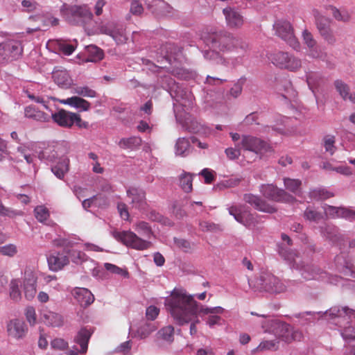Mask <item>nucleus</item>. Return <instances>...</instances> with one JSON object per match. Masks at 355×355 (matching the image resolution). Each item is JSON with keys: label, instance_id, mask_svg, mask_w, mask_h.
I'll return each instance as SVG.
<instances>
[{"label": "nucleus", "instance_id": "obj_21", "mask_svg": "<svg viewBox=\"0 0 355 355\" xmlns=\"http://www.w3.org/2000/svg\"><path fill=\"white\" fill-rule=\"evenodd\" d=\"M27 331L24 322L19 319L10 320L7 324V331L10 336L17 339L22 338Z\"/></svg>", "mask_w": 355, "mask_h": 355}, {"label": "nucleus", "instance_id": "obj_12", "mask_svg": "<svg viewBox=\"0 0 355 355\" xmlns=\"http://www.w3.org/2000/svg\"><path fill=\"white\" fill-rule=\"evenodd\" d=\"M237 146H241V148L253 152L257 155L267 153L271 149L270 144L267 141L250 135H242L241 144Z\"/></svg>", "mask_w": 355, "mask_h": 355}, {"label": "nucleus", "instance_id": "obj_22", "mask_svg": "<svg viewBox=\"0 0 355 355\" xmlns=\"http://www.w3.org/2000/svg\"><path fill=\"white\" fill-rule=\"evenodd\" d=\"M75 116L76 113L68 112L63 109L51 114L53 122L62 128H71L73 125V118Z\"/></svg>", "mask_w": 355, "mask_h": 355}, {"label": "nucleus", "instance_id": "obj_6", "mask_svg": "<svg viewBox=\"0 0 355 355\" xmlns=\"http://www.w3.org/2000/svg\"><path fill=\"white\" fill-rule=\"evenodd\" d=\"M279 252L285 259L294 263V266H296V269L305 280L317 279L324 277L325 272L318 266L309 264L300 265L295 259V257H297L295 252H287L286 250L282 248H280Z\"/></svg>", "mask_w": 355, "mask_h": 355}, {"label": "nucleus", "instance_id": "obj_18", "mask_svg": "<svg viewBox=\"0 0 355 355\" xmlns=\"http://www.w3.org/2000/svg\"><path fill=\"white\" fill-rule=\"evenodd\" d=\"M243 200L245 202L250 204L254 209L259 211L273 214L277 211V209L263 200L261 197L252 193H245L243 196Z\"/></svg>", "mask_w": 355, "mask_h": 355}, {"label": "nucleus", "instance_id": "obj_9", "mask_svg": "<svg viewBox=\"0 0 355 355\" xmlns=\"http://www.w3.org/2000/svg\"><path fill=\"white\" fill-rule=\"evenodd\" d=\"M261 195L272 201L277 202H293L295 198L286 192L284 189H279L273 184H263L259 187Z\"/></svg>", "mask_w": 355, "mask_h": 355}, {"label": "nucleus", "instance_id": "obj_57", "mask_svg": "<svg viewBox=\"0 0 355 355\" xmlns=\"http://www.w3.org/2000/svg\"><path fill=\"white\" fill-rule=\"evenodd\" d=\"M53 77L55 80V82L58 85L66 86V85H69V78H68V74L67 72H64V71L55 72L53 74Z\"/></svg>", "mask_w": 355, "mask_h": 355}, {"label": "nucleus", "instance_id": "obj_63", "mask_svg": "<svg viewBox=\"0 0 355 355\" xmlns=\"http://www.w3.org/2000/svg\"><path fill=\"white\" fill-rule=\"evenodd\" d=\"M175 244L179 248L182 249L184 252H189L191 249V245L189 241L184 239H178L175 237L173 239Z\"/></svg>", "mask_w": 355, "mask_h": 355}, {"label": "nucleus", "instance_id": "obj_50", "mask_svg": "<svg viewBox=\"0 0 355 355\" xmlns=\"http://www.w3.org/2000/svg\"><path fill=\"white\" fill-rule=\"evenodd\" d=\"M286 65V67H285V69L291 71H296L301 68L302 62L298 58L290 54Z\"/></svg>", "mask_w": 355, "mask_h": 355}, {"label": "nucleus", "instance_id": "obj_53", "mask_svg": "<svg viewBox=\"0 0 355 355\" xmlns=\"http://www.w3.org/2000/svg\"><path fill=\"white\" fill-rule=\"evenodd\" d=\"M203 55L205 59L218 63L222 62L223 58L218 50L209 48L207 50L203 51Z\"/></svg>", "mask_w": 355, "mask_h": 355}, {"label": "nucleus", "instance_id": "obj_51", "mask_svg": "<svg viewBox=\"0 0 355 355\" xmlns=\"http://www.w3.org/2000/svg\"><path fill=\"white\" fill-rule=\"evenodd\" d=\"M156 330V327L151 323H146L141 326L138 331V336L141 339H145L150 336L151 333Z\"/></svg>", "mask_w": 355, "mask_h": 355}, {"label": "nucleus", "instance_id": "obj_24", "mask_svg": "<svg viewBox=\"0 0 355 355\" xmlns=\"http://www.w3.org/2000/svg\"><path fill=\"white\" fill-rule=\"evenodd\" d=\"M72 294L76 301L83 307H87L93 303L94 300V295L92 292L85 288H75Z\"/></svg>", "mask_w": 355, "mask_h": 355}, {"label": "nucleus", "instance_id": "obj_3", "mask_svg": "<svg viewBox=\"0 0 355 355\" xmlns=\"http://www.w3.org/2000/svg\"><path fill=\"white\" fill-rule=\"evenodd\" d=\"M157 84L166 90L177 103L188 109L192 107L193 96L191 92L179 83H175L169 75L158 78Z\"/></svg>", "mask_w": 355, "mask_h": 355}, {"label": "nucleus", "instance_id": "obj_34", "mask_svg": "<svg viewBox=\"0 0 355 355\" xmlns=\"http://www.w3.org/2000/svg\"><path fill=\"white\" fill-rule=\"evenodd\" d=\"M44 322L49 326L60 327L63 325L62 317L52 311H46L43 313Z\"/></svg>", "mask_w": 355, "mask_h": 355}, {"label": "nucleus", "instance_id": "obj_37", "mask_svg": "<svg viewBox=\"0 0 355 355\" xmlns=\"http://www.w3.org/2000/svg\"><path fill=\"white\" fill-rule=\"evenodd\" d=\"M321 315V312L305 311L295 314V317L298 319V323L302 325H306L314 322L317 319L316 315Z\"/></svg>", "mask_w": 355, "mask_h": 355}, {"label": "nucleus", "instance_id": "obj_26", "mask_svg": "<svg viewBox=\"0 0 355 355\" xmlns=\"http://www.w3.org/2000/svg\"><path fill=\"white\" fill-rule=\"evenodd\" d=\"M47 261L50 270L53 271H58L61 270L69 262V258L67 255L60 254L59 252L53 253L48 257Z\"/></svg>", "mask_w": 355, "mask_h": 355}, {"label": "nucleus", "instance_id": "obj_4", "mask_svg": "<svg viewBox=\"0 0 355 355\" xmlns=\"http://www.w3.org/2000/svg\"><path fill=\"white\" fill-rule=\"evenodd\" d=\"M258 291L280 293L286 291V286L269 271H261L250 284Z\"/></svg>", "mask_w": 355, "mask_h": 355}, {"label": "nucleus", "instance_id": "obj_2", "mask_svg": "<svg viewBox=\"0 0 355 355\" xmlns=\"http://www.w3.org/2000/svg\"><path fill=\"white\" fill-rule=\"evenodd\" d=\"M205 43L208 48L218 50L220 53L234 49H240L241 52H245L248 46L246 42L226 31L209 34L205 38Z\"/></svg>", "mask_w": 355, "mask_h": 355}, {"label": "nucleus", "instance_id": "obj_14", "mask_svg": "<svg viewBox=\"0 0 355 355\" xmlns=\"http://www.w3.org/2000/svg\"><path fill=\"white\" fill-rule=\"evenodd\" d=\"M229 214L243 225L249 227L254 224L255 220L250 208L243 204L234 205L228 207Z\"/></svg>", "mask_w": 355, "mask_h": 355}, {"label": "nucleus", "instance_id": "obj_27", "mask_svg": "<svg viewBox=\"0 0 355 355\" xmlns=\"http://www.w3.org/2000/svg\"><path fill=\"white\" fill-rule=\"evenodd\" d=\"M164 49L166 55L164 58L169 64H173L176 61H180L182 58V48L175 44H166Z\"/></svg>", "mask_w": 355, "mask_h": 355}, {"label": "nucleus", "instance_id": "obj_47", "mask_svg": "<svg viewBox=\"0 0 355 355\" xmlns=\"http://www.w3.org/2000/svg\"><path fill=\"white\" fill-rule=\"evenodd\" d=\"M24 215V212L21 210L14 209L10 207H5L1 201L0 200V216H7L10 218H15L17 216H21Z\"/></svg>", "mask_w": 355, "mask_h": 355}, {"label": "nucleus", "instance_id": "obj_58", "mask_svg": "<svg viewBox=\"0 0 355 355\" xmlns=\"http://www.w3.org/2000/svg\"><path fill=\"white\" fill-rule=\"evenodd\" d=\"M17 253V248L14 244H8L0 247V254L4 256L13 257Z\"/></svg>", "mask_w": 355, "mask_h": 355}, {"label": "nucleus", "instance_id": "obj_32", "mask_svg": "<svg viewBox=\"0 0 355 355\" xmlns=\"http://www.w3.org/2000/svg\"><path fill=\"white\" fill-rule=\"evenodd\" d=\"M87 58L85 62H97L103 58L104 53L102 49L96 45H89L85 47Z\"/></svg>", "mask_w": 355, "mask_h": 355}, {"label": "nucleus", "instance_id": "obj_45", "mask_svg": "<svg viewBox=\"0 0 355 355\" xmlns=\"http://www.w3.org/2000/svg\"><path fill=\"white\" fill-rule=\"evenodd\" d=\"M135 230L139 234L148 239H150V236L153 235L151 227L145 221H139L136 223L135 225Z\"/></svg>", "mask_w": 355, "mask_h": 355}, {"label": "nucleus", "instance_id": "obj_5", "mask_svg": "<svg viewBox=\"0 0 355 355\" xmlns=\"http://www.w3.org/2000/svg\"><path fill=\"white\" fill-rule=\"evenodd\" d=\"M62 12L69 24L84 27L92 21L93 17L92 12L86 6H64Z\"/></svg>", "mask_w": 355, "mask_h": 355}, {"label": "nucleus", "instance_id": "obj_60", "mask_svg": "<svg viewBox=\"0 0 355 355\" xmlns=\"http://www.w3.org/2000/svg\"><path fill=\"white\" fill-rule=\"evenodd\" d=\"M334 17L338 21H347L349 19V14L344 11L341 12L336 7L330 6Z\"/></svg>", "mask_w": 355, "mask_h": 355}, {"label": "nucleus", "instance_id": "obj_17", "mask_svg": "<svg viewBox=\"0 0 355 355\" xmlns=\"http://www.w3.org/2000/svg\"><path fill=\"white\" fill-rule=\"evenodd\" d=\"M324 214L331 218H343L351 222L355 221V211L345 207H334L325 204Z\"/></svg>", "mask_w": 355, "mask_h": 355}, {"label": "nucleus", "instance_id": "obj_16", "mask_svg": "<svg viewBox=\"0 0 355 355\" xmlns=\"http://www.w3.org/2000/svg\"><path fill=\"white\" fill-rule=\"evenodd\" d=\"M100 33L112 37L114 41L119 44L126 41L125 28L121 23L108 21L99 27Z\"/></svg>", "mask_w": 355, "mask_h": 355}, {"label": "nucleus", "instance_id": "obj_39", "mask_svg": "<svg viewBox=\"0 0 355 355\" xmlns=\"http://www.w3.org/2000/svg\"><path fill=\"white\" fill-rule=\"evenodd\" d=\"M329 313L330 315H336L340 318H345L346 316H349V318H355V310L348 308L347 306L339 307V306H334L329 309Z\"/></svg>", "mask_w": 355, "mask_h": 355}, {"label": "nucleus", "instance_id": "obj_1", "mask_svg": "<svg viewBox=\"0 0 355 355\" xmlns=\"http://www.w3.org/2000/svg\"><path fill=\"white\" fill-rule=\"evenodd\" d=\"M164 304L179 325L191 322L193 318H196L192 322H195V326L200 322L197 318L198 304L193 300V296L175 289L171 296L166 298Z\"/></svg>", "mask_w": 355, "mask_h": 355}, {"label": "nucleus", "instance_id": "obj_52", "mask_svg": "<svg viewBox=\"0 0 355 355\" xmlns=\"http://www.w3.org/2000/svg\"><path fill=\"white\" fill-rule=\"evenodd\" d=\"M19 281L12 279L10 284V296L15 301H19L21 299V293L19 291Z\"/></svg>", "mask_w": 355, "mask_h": 355}, {"label": "nucleus", "instance_id": "obj_64", "mask_svg": "<svg viewBox=\"0 0 355 355\" xmlns=\"http://www.w3.org/2000/svg\"><path fill=\"white\" fill-rule=\"evenodd\" d=\"M51 346L55 349L64 350L68 347V343L62 338H55L51 340Z\"/></svg>", "mask_w": 355, "mask_h": 355}, {"label": "nucleus", "instance_id": "obj_25", "mask_svg": "<svg viewBox=\"0 0 355 355\" xmlns=\"http://www.w3.org/2000/svg\"><path fill=\"white\" fill-rule=\"evenodd\" d=\"M36 277L32 271H26L24 282L25 297L28 300L33 299L36 294Z\"/></svg>", "mask_w": 355, "mask_h": 355}, {"label": "nucleus", "instance_id": "obj_15", "mask_svg": "<svg viewBox=\"0 0 355 355\" xmlns=\"http://www.w3.org/2000/svg\"><path fill=\"white\" fill-rule=\"evenodd\" d=\"M329 309L324 313V315L329 316L334 320V323L340 327V334L345 341H351L355 339V327L351 324L349 316L338 318L329 313Z\"/></svg>", "mask_w": 355, "mask_h": 355}, {"label": "nucleus", "instance_id": "obj_56", "mask_svg": "<svg viewBox=\"0 0 355 355\" xmlns=\"http://www.w3.org/2000/svg\"><path fill=\"white\" fill-rule=\"evenodd\" d=\"M302 37L304 43L306 44L308 48L313 51L316 46L317 42L314 40L312 34L308 30L306 29L302 32Z\"/></svg>", "mask_w": 355, "mask_h": 355}, {"label": "nucleus", "instance_id": "obj_49", "mask_svg": "<svg viewBox=\"0 0 355 355\" xmlns=\"http://www.w3.org/2000/svg\"><path fill=\"white\" fill-rule=\"evenodd\" d=\"M335 142L336 139L333 135H327L323 138V146L325 151L330 155H333L336 150Z\"/></svg>", "mask_w": 355, "mask_h": 355}, {"label": "nucleus", "instance_id": "obj_8", "mask_svg": "<svg viewBox=\"0 0 355 355\" xmlns=\"http://www.w3.org/2000/svg\"><path fill=\"white\" fill-rule=\"evenodd\" d=\"M112 234L115 239L121 241L125 246L137 250H147L152 245L151 242L139 237L131 231H114Z\"/></svg>", "mask_w": 355, "mask_h": 355}, {"label": "nucleus", "instance_id": "obj_43", "mask_svg": "<svg viewBox=\"0 0 355 355\" xmlns=\"http://www.w3.org/2000/svg\"><path fill=\"white\" fill-rule=\"evenodd\" d=\"M179 181L180 186L184 192L189 193L192 191V174L184 172L180 175Z\"/></svg>", "mask_w": 355, "mask_h": 355}, {"label": "nucleus", "instance_id": "obj_30", "mask_svg": "<svg viewBox=\"0 0 355 355\" xmlns=\"http://www.w3.org/2000/svg\"><path fill=\"white\" fill-rule=\"evenodd\" d=\"M92 333L86 328H82L74 338V342L80 345V353L85 354L87 350L88 343Z\"/></svg>", "mask_w": 355, "mask_h": 355}, {"label": "nucleus", "instance_id": "obj_33", "mask_svg": "<svg viewBox=\"0 0 355 355\" xmlns=\"http://www.w3.org/2000/svg\"><path fill=\"white\" fill-rule=\"evenodd\" d=\"M290 53L284 51H277L271 53L268 57L271 62L280 69H284L286 67V61L288 59Z\"/></svg>", "mask_w": 355, "mask_h": 355}, {"label": "nucleus", "instance_id": "obj_35", "mask_svg": "<svg viewBox=\"0 0 355 355\" xmlns=\"http://www.w3.org/2000/svg\"><path fill=\"white\" fill-rule=\"evenodd\" d=\"M142 142L139 137H130L128 138H122L118 143L120 148L123 149L135 150L139 148Z\"/></svg>", "mask_w": 355, "mask_h": 355}, {"label": "nucleus", "instance_id": "obj_31", "mask_svg": "<svg viewBox=\"0 0 355 355\" xmlns=\"http://www.w3.org/2000/svg\"><path fill=\"white\" fill-rule=\"evenodd\" d=\"M24 115L26 118L35 120L39 122H47L49 121V116L36 109L34 106H27L24 109Z\"/></svg>", "mask_w": 355, "mask_h": 355}, {"label": "nucleus", "instance_id": "obj_41", "mask_svg": "<svg viewBox=\"0 0 355 355\" xmlns=\"http://www.w3.org/2000/svg\"><path fill=\"white\" fill-rule=\"evenodd\" d=\"M182 126L186 130L191 133H199L202 128V125L191 116L185 119Z\"/></svg>", "mask_w": 355, "mask_h": 355}, {"label": "nucleus", "instance_id": "obj_38", "mask_svg": "<svg viewBox=\"0 0 355 355\" xmlns=\"http://www.w3.org/2000/svg\"><path fill=\"white\" fill-rule=\"evenodd\" d=\"M157 338L158 340H162L164 342L171 344L174 340V328L171 325H168L162 328L157 333Z\"/></svg>", "mask_w": 355, "mask_h": 355}, {"label": "nucleus", "instance_id": "obj_48", "mask_svg": "<svg viewBox=\"0 0 355 355\" xmlns=\"http://www.w3.org/2000/svg\"><path fill=\"white\" fill-rule=\"evenodd\" d=\"M304 217L306 220L317 223L323 218V215L313 207H309L304 212Z\"/></svg>", "mask_w": 355, "mask_h": 355}, {"label": "nucleus", "instance_id": "obj_42", "mask_svg": "<svg viewBox=\"0 0 355 355\" xmlns=\"http://www.w3.org/2000/svg\"><path fill=\"white\" fill-rule=\"evenodd\" d=\"M333 193L324 188H318L309 191V196L311 199L315 200H323L333 197Z\"/></svg>", "mask_w": 355, "mask_h": 355}, {"label": "nucleus", "instance_id": "obj_23", "mask_svg": "<svg viewBox=\"0 0 355 355\" xmlns=\"http://www.w3.org/2000/svg\"><path fill=\"white\" fill-rule=\"evenodd\" d=\"M149 9L157 16H166L172 13L173 8L163 0H146Z\"/></svg>", "mask_w": 355, "mask_h": 355}, {"label": "nucleus", "instance_id": "obj_10", "mask_svg": "<svg viewBox=\"0 0 355 355\" xmlns=\"http://www.w3.org/2000/svg\"><path fill=\"white\" fill-rule=\"evenodd\" d=\"M22 51L19 41L11 40L0 43V63L6 64L18 59Z\"/></svg>", "mask_w": 355, "mask_h": 355}, {"label": "nucleus", "instance_id": "obj_28", "mask_svg": "<svg viewBox=\"0 0 355 355\" xmlns=\"http://www.w3.org/2000/svg\"><path fill=\"white\" fill-rule=\"evenodd\" d=\"M227 24L232 28L240 27L243 23V17L235 10L231 8H224L223 10Z\"/></svg>", "mask_w": 355, "mask_h": 355}, {"label": "nucleus", "instance_id": "obj_46", "mask_svg": "<svg viewBox=\"0 0 355 355\" xmlns=\"http://www.w3.org/2000/svg\"><path fill=\"white\" fill-rule=\"evenodd\" d=\"M24 215V212L21 210L14 209L10 207H5L1 201L0 200V216H7L10 218H15L17 216H21Z\"/></svg>", "mask_w": 355, "mask_h": 355}, {"label": "nucleus", "instance_id": "obj_59", "mask_svg": "<svg viewBox=\"0 0 355 355\" xmlns=\"http://www.w3.org/2000/svg\"><path fill=\"white\" fill-rule=\"evenodd\" d=\"M75 93L85 97L94 98L96 96V92L87 86L77 87L75 89Z\"/></svg>", "mask_w": 355, "mask_h": 355}, {"label": "nucleus", "instance_id": "obj_54", "mask_svg": "<svg viewBox=\"0 0 355 355\" xmlns=\"http://www.w3.org/2000/svg\"><path fill=\"white\" fill-rule=\"evenodd\" d=\"M34 213L35 218L40 223H44L49 217V212L47 208L43 206H38L35 208Z\"/></svg>", "mask_w": 355, "mask_h": 355}, {"label": "nucleus", "instance_id": "obj_44", "mask_svg": "<svg viewBox=\"0 0 355 355\" xmlns=\"http://www.w3.org/2000/svg\"><path fill=\"white\" fill-rule=\"evenodd\" d=\"M334 86L336 91L339 93L340 96L344 101L349 100L350 95V89L349 86L341 80H336L334 82Z\"/></svg>", "mask_w": 355, "mask_h": 355}, {"label": "nucleus", "instance_id": "obj_19", "mask_svg": "<svg viewBox=\"0 0 355 355\" xmlns=\"http://www.w3.org/2000/svg\"><path fill=\"white\" fill-rule=\"evenodd\" d=\"M127 196L131 200L132 207L139 210H145L147 207L146 193L144 190L130 187L127 190Z\"/></svg>", "mask_w": 355, "mask_h": 355}, {"label": "nucleus", "instance_id": "obj_55", "mask_svg": "<svg viewBox=\"0 0 355 355\" xmlns=\"http://www.w3.org/2000/svg\"><path fill=\"white\" fill-rule=\"evenodd\" d=\"M279 341L277 339L270 340H263L257 347V350H276L278 348Z\"/></svg>", "mask_w": 355, "mask_h": 355}, {"label": "nucleus", "instance_id": "obj_36", "mask_svg": "<svg viewBox=\"0 0 355 355\" xmlns=\"http://www.w3.org/2000/svg\"><path fill=\"white\" fill-rule=\"evenodd\" d=\"M190 144L185 137L178 138L175 145V153L177 156L186 157L189 154Z\"/></svg>", "mask_w": 355, "mask_h": 355}, {"label": "nucleus", "instance_id": "obj_7", "mask_svg": "<svg viewBox=\"0 0 355 355\" xmlns=\"http://www.w3.org/2000/svg\"><path fill=\"white\" fill-rule=\"evenodd\" d=\"M270 327L274 334L287 343L300 340L302 338V333L300 331L295 329L286 322L273 320L270 321Z\"/></svg>", "mask_w": 355, "mask_h": 355}, {"label": "nucleus", "instance_id": "obj_20", "mask_svg": "<svg viewBox=\"0 0 355 355\" xmlns=\"http://www.w3.org/2000/svg\"><path fill=\"white\" fill-rule=\"evenodd\" d=\"M315 24L321 36L330 44H334L336 39L330 29L329 21L322 16H315Z\"/></svg>", "mask_w": 355, "mask_h": 355}, {"label": "nucleus", "instance_id": "obj_40", "mask_svg": "<svg viewBox=\"0 0 355 355\" xmlns=\"http://www.w3.org/2000/svg\"><path fill=\"white\" fill-rule=\"evenodd\" d=\"M284 183L285 188L295 195L300 196L302 194V182L297 179L284 178Z\"/></svg>", "mask_w": 355, "mask_h": 355}, {"label": "nucleus", "instance_id": "obj_62", "mask_svg": "<svg viewBox=\"0 0 355 355\" xmlns=\"http://www.w3.org/2000/svg\"><path fill=\"white\" fill-rule=\"evenodd\" d=\"M244 82L245 80L239 79L230 89V94L232 97L237 98L241 94Z\"/></svg>", "mask_w": 355, "mask_h": 355}, {"label": "nucleus", "instance_id": "obj_11", "mask_svg": "<svg viewBox=\"0 0 355 355\" xmlns=\"http://www.w3.org/2000/svg\"><path fill=\"white\" fill-rule=\"evenodd\" d=\"M42 157L50 162H56L51 166V171L59 179L62 180L69 168V159L66 156L58 158L57 153L54 150H46L42 153Z\"/></svg>", "mask_w": 355, "mask_h": 355}, {"label": "nucleus", "instance_id": "obj_13", "mask_svg": "<svg viewBox=\"0 0 355 355\" xmlns=\"http://www.w3.org/2000/svg\"><path fill=\"white\" fill-rule=\"evenodd\" d=\"M273 26L278 37L284 40L293 49L298 50L300 49V42L294 35L293 28L290 22L279 20L276 21Z\"/></svg>", "mask_w": 355, "mask_h": 355}, {"label": "nucleus", "instance_id": "obj_61", "mask_svg": "<svg viewBox=\"0 0 355 355\" xmlns=\"http://www.w3.org/2000/svg\"><path fill=\"white\" fill-rule=\"evenodd\" d=\"M104 267L107 271H110L113 274L120 275L123 277H126L128 275V272L125 270H123L117 266L110 263H105L104 264Z\"/></svg>", "mask_w": 355, "mask_h": 355}, {"label": "nucleus", "instance_id": "obj_29", "mask_svg": "<svg viewBox=\"0 0 355 355\" xmlns=\"http://www.w3.org/2000/svg\"><path fill=\"white\" fill-rule=\"evenodd\" d=\"M60 103L70 105L80 111H87L89 110L91 106L89 102L79 96H72L67 99L60 100Z\"/></svg>", "mask_w": 355, "mask_h": 355}]
</instances>
